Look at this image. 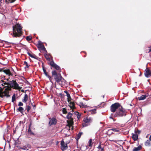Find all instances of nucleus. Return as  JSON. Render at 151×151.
I'll return each instance as SVG.
<instances>
[{
  "mask_svg": "<svg viewBox=\"0 0 151 151\" xmlns=\"http://www.w3.org/2000/svg\"><path fill=\"white\" fill-rule=\"evenodd\" d=\"M24 65H26V66L24 67L25 69H26V68H28L30 66V65H28L27 62L26 61L24 62Z\"/></svg>",
  "mask_w": 151,
  "mask_h": 151,
  "instance_id": "cd10ccee",
  "label": "nucleus"
},
{
  "mask_svg": "<svg viewBox=\"0 0 151 151\" xmlns=\"http://www.w3.org/2000/svg\"><path fill=\"white\" fill-rule=\"evenodd\" d=\"M66 96L68 97V102H69L71 99L70 94L68 92H67Z\"/></svg>",
  "mask_w": 151,
  "mask_h": 151,
  "instance_id": "412c9836",
  "label": "nucleus"
},
{
  "mask_svg": "<svg viewBox=\"0 0 151 151\" xmlns=\"http://www.w3.org/2000/svg\"><path fill=\"white\" fill-rule=\"evenodd\" d=\"M75 114L77 116V118L79 119L81 117V114L78 112H76L75 113Z\"/></svg>",
  "mask_w": 151,
  "mask_h": 151,
  "instance_id": "a878e982",
  "label": "nucleus"
},
{
  "mask_svg": "<svg viewBox=\"0 0 151 151\" xmlns=\"http://www.w3.org/2000/svg\"><path fill=\"white\" fill-rule=\"evenodd\" d=\"M79 105L82 108H83V107H85L86 106L84 104H83V102H81L80 103V104H79Z\"/></svg>",
  "mask_w": 151,
  "mask_h": 151,
  "instance_id": "bb28decb",
  "label": "nucleus"
},
{
  "mask_svg": "<svg viewBox=\"0 0 151 151\" xmlns=\"http://www.w3.org/2000/svg\"><path fill=\"white\" fill-rule=\"evenodd\" d=\"M3 84L7 85V86H5V87H7V88L9 90H11L12 88L16 89H20L19 84L15 81L13 80L12 81H8L7 82H5L4 81Z\"/></svg>",
  "mask_w": 151,
  "mask_h": 151,
  "instance_id": "f257e3e1",
  "label": "nucleus"
},
{
  "mask_svg": "<svg viewBox=\"0 0 151 151\" xmlns=\"http://www.w3.org/2000/svg\"><path fill=\"white\" fill-rule=\"evenodd\" d=\"M2 0H0V2Z\"/></svg>",
  "mask_w": 151,
  "mask_h": 151,
  "instance_id": "13d9d810",
  "label": "nucleus"
},
{
  "mask_svg": "<svg viewBox=\"0 0 151 151\" xmlns=\"http://www.w3.org/2000/svg\"><path fill=\"white\" fill-rule=\"evenodd\" d=\"M6 80H7V81H9V79H7Z\"/></svg>",
  "mask_w": 151,
  "mask_h": 151,
  "instance_id": "4d7b16f0",
  "label": "nucleus"
},
{
  "mask_svg": "<svg viewBox=\"0 0 151 151\" xmlns=\"http://www.w3.org/2000/svg\"><path fill=\"white\" fill-rule=\"evenodd\" d=\"M4 82V81L3 80H1L0 81V89H2L3 88H4V85H3V82Z\"/></svg>",
  "mask_w": 151,
  "mask_h": 151,
  "instance_id": "6ab92c4d",
  "label": "nucleus"
},
{
  "mask_svg": "<svg viewBox=\"0 0 151 151\" xmlns=\"http://www.w3.org/2000/svg\"><path fill=\"white\" fill-rule=\"evenodd\" d=\"M47 77H48L49 78V79L50 80V82L52 83H53V82H52V81H51V76L48 75L47 76Z\"/></svg>",
  "mask_w": 151,
  "mask_h": 151,
  "instance_id": "a18cd8bd",
  "label": "nucleus"
},
{
  "mask_svg": "<svg viewBox=\"0 0 151 151\" xmlns=\"http://www.w3.org/2000/svg\"><path fill=\"white\" fill-rule=\"evenodd\" d=\"M104 151V149L103 148H101V151Z\"/></svg>",
  "mask_w": 151,
  "mask_h": 151,
  "instance_id": "5fc2aeb1",
  "label": "nucleus"
},
{
  "mask_svg": "<svg viewBox=\"0 0 151 151\" xmlns=\"http://www.w3.org/2000/svg\"><path fill=\"white\" fill-rule=\"evenodd\" d=\"M62 111L63 114H66L67 113L66 109L64 108L63 109Z\"/></svg>",
  "mask_w": 151,
  "mask_h": 151,
  "instance_id": "e433bc0d",
  "label": "nucleus"
},
{
  "mask_svg": "<svg viewBox=\"0 0 151 151\" xmlns=\"http://www.w3.org/2000/svg\"><path fill=\"white\" fill-rule=\"evenodd\" d=\"M146 96H147L145 95H143L140 97H139L138 99L139 100H143L146 98Z\"/></svg>",
  "mask_w": 151,
  "mask_h": 151,
  "instance_id": "aec40b11",
  "label": "nucleus"
},
{
  "mask_svg": "<svg viewBox=\"0 0 151 151\" xmlns=\"http://www.w3.org/2000/svg\"><path fill=\"white\" fill-rule=\"evenodd\" d=\"M26 146L27 148L28 147V149L30 148L31 147V146L29 144H27Z\"/></svg>",
  "mask_w": 151,
  "mask_h": 151,
  "instance_id": "49530a36",
  "label": "nucleus"
},
{
  "mask_svg": "<svg viewBox=\"0 0 151 151\" xmlns=\"http://www.w3.org/2000/svg\"><path fill=\"white\" fill-rule=\"evenodd\" d=\"M88 142H89V146H91L92 145V140L91 139H89Z\"/></svg>",
  "mask_w": 151,
  "mask_h": 151,
  "instance_id": "f704fd0d",
  "label": "nucleus"
},
{
  "mask_svg": "<svg viewBox=\"0 0 151 151\" xmlns=\"http://www.w3.org/2000/svg\"><path fill=\"white\" fill-rule=\"evenodd\" d=\"M62 77L61 76V75L60 74L58 76H57L56 77H54V78L55 80L56 81V82L58 83L59 84H60L61 79V78H62Z\"/></svg>",
  "mask_w": 151,
  "mask_h": 151,
  "instance_id": "1a4fd4ad",
  "label": "nucleus"
},
{
  "mask_svg": "<svg viewBox=\"0 0 151 151\" xmlns=\"http://www.w3.org/2000/svg\"><path fill=\"white\" fill-rule=\"evenodd\" d=\"M57 122V120L55 118L52 117L50 119L49 122V125L50 126H51L52 125H55Z\"/></svg>",
  "mask_w": 151,
  "mask_h": 151,
  "instance_id": "0eeeda50",
  "label": "nucleus"
},
{
  "mask_svg": "<svg viewBox=\"0 0 151 151\" xmlns=\"http://www.w3.org/2000/svg\"><path fill=\"white\" fill-rule=\"evenodd\" d=\"M23 105V104L21 102H19V103L18 106H22Z\"/></svg>",
  "mask_w": 151,
  "mask_h": 151,
  "instance_id": "37998d69",
  "label": "nucleus"
},
{
  "mask_svg": "<svg viewBox=\"0 0 151 151\" xmlns=\"http://www.w3.org/2000/svg\"><path fill=\"white\" fill-rule=\"evenodd\" d=\"M16 96L15 94H14L12 97V102H14L15 100Z\"/></svg>",
  "mask_w": 151,
  "mask_h": 151,
  "instance_id": "7c9ffc66",
  "label": "nucleus"
},
{
  "mask_svg": "<svg viewBox=\"0 0 151 151\" xmlns=\"http://www.w3.org/2000/svg\"><path fill=\"white\" fill-rule=\"evenodd\" d=\"M149 139L151 141V135H150V137Z\"/></svg>",
  "mask_w": 151,
  "mask_h": 151,
  "instance_id": "864d4df0",
  "label": "nucleus"
},
{
  "mask_svg": "<svg viewBox=\"0 0 151 151\" xmlns=\"http://www.w3.org/2000/svg\"><path fill=\"white\" fill-rule=\"evenodd\" d=\"M22 28L20 24H17L14 27H13V36L15 37H19L22 34Z\"/></svg>",
  "mask_w": 151,
  "mask_h": 151,
  "instance_id": "f03ea898",
  "label": "nucleus"
},
{
  "mask_svg": "<svg viewBox=\"0 0 151 151\" xmlns=\"http://www.w3.org/2000/svg\"><path fill=\"white\" fill-rule=\"evenodd\" d=\"M28 132L31 135H34V134L31 131V130L29 129L28 130Z\"/></svg>",
  "mask_w": 151,
  "mask_h": 151,
  "instance_id": "c9c22d12",
  "label": "nucleus"
},
{
  "mask_svg": "<svg viewBox=\"0 0 151 151\" xmlns=\"http://www.w3.org/2000/svg\"><path fill=\"white\" fill-rule=\"evenodd\" d=\"M19 148L22 150H29L28 148H27V147L26 146H24L22 147H20Z\"/></svg>",
  "mask_w": 151,
  "mask_h": 151,
  "instance_id": "c756f323",
  "label": "nucleus"
},
{
  "mask_svg": "<svg viewBox=\"0 0 151 151\" xmlns=\"http://www.w3.org/2000/svg\"><path fill=\"white\" fill-rule=\"evenodd\" d=\"M84 123L83 124V127H87L89 125L91 121V118H86L83 119Z\"/></svg>",
  "mask_w": 151,
  "mask_h": 151,
  "instance_id": "39448f33",
  "label": "nucleus"
},
{
  "mask_svg": "<svg viewBox=\"0 0 151 151\" xmlns=\"http://www.w3.org/2000/svg\"><path fill=\"white\" fill-rule=\"evenodd\" d=\"M43 70L44 73H45V75L47 76L48 75L47 74V73L46 72V70L43 68Z\"/></svg>",
  "mask_w": 151,
  "mask_h": 151,
  "instance_id": "ea45409f",
  "label": "nucleus"
},
{
  "mask_svg": "<svg viewBox=\"0 0 151 151\" xmlns=\"http://www.w3.org/2000/svg\"><path fill=\"white\" fill-rule=\"evenodd\" d=\"M73 115V114L70 112H69L68 113L66 116V118L68 119H71L73 120V119L71 118V117Z\"/></svg>",
  "mask_w": 151,
  "mask_h": 151,
  "instance_id": "2eb2a0df",
  "label": "nucleus"
},
{
  "mask_svg": "<svg viewBox=\"0 0 151 151\" xmlns=\"http://www.w3.org/2000/svg\"><path fill=\"white\" fill-rule=\"evenodd\" d=\"M66 82V81L63 78H61L60 81V84H59L62 87H63V86H64Z\"/></svg>",
  "mask_w": 151,
  "mask_h": 151,
  "instance_id": "9d476101",
  "label": "nucleus"
},
{
  "mask_svg": "<svg viewBox=\"0 0 151 151\" xmlns=\"http://www.w3.org/2000/svg\"><path fill=\"white\" fill-rule=\"evenodd\" d=\"M32 39V37L30 36H27L26 37V40L27 41H29L31 40Z\"/></svg>",
  "mask_w": 151,
  "mask_h": 151,
  "instance_id": "4c0bfd02",
  "label": "nucleus"
},
{
  "mask_svg": "<svg viewBox=\"0 0 151 151\" xmlns=\"http://www.w3.org/2000/svg\"><path fill=\"white\" fill-rule=\"evenodd\" d=\"M83 134L82 132H80L78 133L77 136V137L76 138V139L77 140H78L81 137V135Z\"/></svg>",
  "mask_w": 151,
  "mask_h": 151,
  "instance_id": "5701e85b",
  "label": "nucleus"
},
{
  "mask_svg": "<svg viewBox=\"0 0 151 151\" xmlns=\"http://www.w3.org/2000/svg\"><path fill=\"white\" fill-rule=\"evenodd\" d=\"M37 45V47L38 48H40L42 47H41V46L42 45Z\"/></svg>",
  "mask_w": 151,
  "mask_h": 151,
  "instance_id": "de8ad7c7",
  "label": "nucleus"
},
{
  "mask_svg": "<svg viewBox=\"0 0 151 151\" xmlns=\"http://www.w3.org/2000/svg\"><path fill=\"white\" fill-rule=\"evenodd\" d=\"M17 110L20 113H22L23 112L24 108L22 107H19Z\"/></svg>",
  "mask_w": 151,
  "mask_h": 151,
  "instance_id": "393cba45",
  "label": "nucleus"
},
{
  "mask_svg": "<svg viewBox=\"0 0 151 151\" xmlns=\"http://www.w3.org/2000/svg\"><path fill=\"white\" fill-rule=\"evenodd\" d=\"M43 45L42 44L41 42L40 41H38L37 43V45Z\"/></svg>",
  "mask_w": 151,
  "mask_h": 151,
  "instance_id": "c03bdc74",
  "label": "nucleus"
},
{
  "mask_svg": "<svg viewBox=\"0 0 151 151\" xmlns=\"http://www.w3.org/2000/svg\"><path fill=\"white\" fill-rule=\"evenodd\" d=\"M53 67L58 70H60V67L56 64H55V65Z\"/></svg>",
  "mask_w": 151,
  "mask_h": 151,
  "instance_id": "c85d7f7f",
  "label": "nucleus"
},
{
  "mask_svg": "<svg viewBox=\"0 0 151 151\" xmlns=\"http://www.w3.org/2000/svg\"><path fill=\"white\" fill-rule=\"evenodd\" d=\"M96 109H94L91 110L92 113L94 114L96 113Z\"/></svg>",
  "mask_w": 151,
  "mask_h": 151,
  "instance_id": "79ce46f5",
  "label": "nucleus"
},
{
  "mask_svg": "<svg viewBox=\"0 0 151 151\" xmlns=\"http://www.w3.org/2000/svg\"><path fill=\"white\" fill-rule=\"evenodd\" d=\"M12 71H14V70L12 68L10 70L9 69H6L4 70L3 71L4 73L9 76H12Z\"/></svg>",
  "mask_w": 151,
  "mask_h": 151,
  "instance_id": "423d86ee",
  "label": "nucleus"
},
{
  "mask_svg": "<svg viewBox=\"0 0 151 151\" xmlns=\"http://www.w3.org/2000/svg\"><path fill=\"white\" fill-rule=\"evenodd\" d=\"M31 104L33 107H35V105H33L32 103H31Z\"/></svg>",
  "mask_w": 151,
  "mask_h": 151,
  "instance_id": "603ef678",
  "label": "nucleus"
},
{
  "mask_svg": "<svg viewBox=\"0 0 151 151\" xmlns=\"http://www.w3.org/2000/svg\"><path fill=\"white\" fill-rule=\"evenodd\" d=\"M149 52H151V46L150 47H149Z\"/></svg>",
  "mask_w": 151,
  "mask_h": 151,
  "instance_id": "8fccbe9b",
  "label": "nucleus"
},
{
  "mask_svg": "<svg viewBox=\"0 0 151 151\" xmlns=\"http://www.w3.org/2000/svg\"><path fill=\"white\" fill-rule=\"evenodd\" d=\"M110 130H112L115 132H118L119 131V130L118 129H117L114 128H113L111 129Z\"/></svg>",
  "mask_w": 151,
  "mask_h": 151,
  "instance_id": "72a5a7b5",
  "label": "nucleus"
},
{
  "mask_svg": "<svg viewBox=\"0 0 151 151\" xmlns=\"http://www.w3.org/2000/svg\"><path fill=\"white\" fill-rule=\"evenodd\" d=\"M9 1H10V2L12 3L14 2L15 0H9Z\"/></svg>",
  "mask_w": 151,
  "mask_h": 151,
  "instance_id": "09e8293b",
  "label": "nucleus"
},
{
  "mask_svg": "<svg viewBox=\"0 0 151 151\" xmlns=\"http://www.w3.org/2000/svg\"><path fill=\"white\" fill-rule=\"evenodd\" d=\"M132 138L133 140L134 141H136L138 139V135L136 133H132Z\"/></svg>",
  "mask_w": 151,
  "mask_h": 151,
  "instance_id": "f8f14e48",
  "label": "nucleus"
},
{
  "mask_svg": "<svg viewBox=\"0 0 151 151\" xmlns=\"http://www.w3.org/2000/svg\"><path fill=\"white\" fill-rule=\"evenodd\" d=\"M65 92L66 94L67 92H68L67 91H65Z\"/></svg>",
  "mask_w": 151,
  "mask_h": 151,
  "instance_id": "6e6d98bb",
  "label": "nucleus"
},
{
  "mask_svg": "<svg viewBox=\"0 0 151 151\" xmlns=\"http://www.w3.org/2000/svg\"><path fill=\"white\" fill-rule=\"evenodd\" d=\"M52 76H54V77H57L59 75L58 74L56 71L53 70L52 71Z\"/></svg>",
  "mask_w": 151,
  "mask_h": 151,
  "instance_id": "dca6fc26",
  "label": "nucleus"
},
{
  "mask_svg": "<svg viewBox=\"0 0 151 151\" xmlns=\"http://www.w3.org/2000/svg\"><path fill=\"white\" fill-rule=\"evenodd\" d=\"M30 106H26V109L27 110V112H28L30 110Z\"/></svg>",
  "mask_w": 151,
  "mask_h": 151,
  "instance_id": "58836bf2",
  "label": "nucleus"
},
{
  "mask_svg": "<svg viewBox=\"0 0 151 151\" xmlns=\"http://www.w3.org/2000/svg\"><path fill=\"white\" fill-rule=\"evenodd\" d=\"M114 113H111V116H109V118L110 119H112L113 120V117H114Z\"/></svg>",
  "mask_w": 151,
  "mask_h": 151,
  "instance_id": "a19ab883",
  "label": "nucleus"
},
{
  "mask_svg": "<svg viewBox=\"0 0 151 151\" xmlns=\"http://www.w3.org/2000/svg\"><path fill=\"white\" fill-rule=\"evenodd\" d=\"M145 77L147 78H148L150 77V70H147L146 71L145 73Z\"/></svg>",
  "mask_w": 151,
  "mask_h": 151,
  "instance_id": "ddd939ff",
  "label": "nucleus"
},
{
  "mask_svg": "<svg viewBox=\"0 0 151 151\" xmlns=\"http://www.w3.org/2000/svg\"><path fill=\"white\" fill-rule=\"evenodd\" d=\"M126 111L122 106H121L120 108L116 111V112L114 115V117H119L125 116L126 115Z\"/></svg>",
  "mask_w": 151,
  "mask_h": 151,
  "instance_id": "7ed1b4c3",
  "label": "nucleus"
},
{
  "mask_svg": "<svg viewBox=\"0 0 151 151\" xmlns=\"http://www.w3.org/2000/svg\"><path fill=\"white\" fill-rule=\"evenodd\" d=\"M73 151H75V150H74Z\"/></svg>",
  "mask_w": 151,
  "mask_h": 151,
  "instance_id": "052dcab7",
  "label": "nucleus"
},
{
  "mask_svg": "<svg viewBox=\"0 0 151 151\" xmlns=\"http://www.w3.org/2000/svg\"><path fill=\"white\" fill-rule=\"evenodd\" d=\"M70 104V106H70V108L71 109L73 110V109H75L76 108L75 106V104L74 102H69Z\"/></svg>",
  "mask_w": 151,
  "mask_h": 151,
  "instance_id": "9b49d317",
  "label": "nucleus"
},
{
  "mask_svg": "<svg viewBox=\"0 0 151 151\" xmlns=\"http://www.w3.org/2000/svg\"><path fill=\"white\" fill-rule=\"evenodd\" d=\"M41 47H42L40 48V49H41L42 50H44V51H45V52H46V53H47V51L46 50V49H45L44 46V45H42L41 46Z\"/></svg>",
  "mask_w": 151,
  "mask_h": 151,
  "instance_id": "473e14b6",
  "label": "nucleus"
},
{
  "mask_svg": "<svg viewBox=\"0 0 151 151\" xmlns=\"http://www.w3.org/2000/svg\"><path fill=\"white\" fill-rule=\"evenodd\" d=\"M56 64L54 63L53 61H52L50 62V65L53 67Z\"/></svg>",
  "mask_w": 151,
  "mask_h": 151,
  "instance_id": "2f4dec72",
  "label": "nucleus"
},
{
  "mask_svg": "<svg viewBox=\"0 0 151 151\" xmlns=\"http://www.w3.org/2000/svg\"><path fill=\"white\" fill-rule=\"evenodd\" d=\"M114 120V121H115V120Z\"/></svg>",
  "mask_w": 151,
  "mask_h": 151,
  "instance_id": "bf43d9fd",
  "label": "nucleus"
},
{
  "mask_svg": "<svg viewBox=\"0 0 151 151\" xmlns=\"http://www.w3.org/2000/svg\"><path fill=\"white\" fill-rule=\"evenodd\" d=\"M28 99V95L27 94H25L24 96V99L22 100V101L23 102H26L27 101Z\"/></svg>",
  "mask_w": 151,
  "mask_h": 151,
  "instance_id": "4468645a",
  "label": "nucleus"
},
{
  "mask_svg": "<svg viewBox=\"0 0 151 151\" xmlns=\"http://www.w3.org/2000/svg\"><path fill=\"white\" fill-rule=\"evenodd\" d=\"M44 56L46 58V59L47 60H50V58L49 57V54H48L47 53L45 52V54Z\"/></svg>",
  "mask_w": 151,
  "mask_h": 151,
  "instance_id": "b1692460",
  "label": "nucleus"
},
{
  "mask_svg": "<svg viewBox=\"0 0 151 151\" xmlns=\"http://www.w3.org/2000/svg\"><path fill=\"white\" fill-rule=\"evenodd\" d=\"M61 145L62 147L61 149L63 151H64L66 150L68 148L67 145L65 144L64 141H62L61 142Z\"/></svg>",
  "mask_w": 151,
  "mask_h": 151,
  "instance_id": "6e6552de",
  "label": "nucleus"
},
{
  "mask_svg": "<svg viewBox=\"0 0 151 151\" xmlns=\"http://www.w3.org/2000/svg\"><path fill=\"white\" fill-rule=\"evenodd\" d=\"M141 147V146L139 145L138 147L134 148L133 150V151H138L140 150Z\"/></svg>",
  "mask_w": 151,
  "mask_h": 151,
  "instance_id": "a211bd4d",
  "label": "nucleus"
},
{
  "mask_svg": "<svg viewBox=\"0 0 151 151\" xmlns=\"http://www.w3.org/2000/svg\"><path fill=\"white\" fill-rule=\"evenodd\" d=\"M98 148L99 149L101 148V145H99L98 147Z\"/></svg>",
  "mask_w": 151,
  "mask_h": 151,
  "instance_id": "3c124183",
  "label": "nucleus"
},
{
  "mask_svg": "<svg viewBox=\"0 0 151 151\" xmlns=\"http://www.w3.org/2000/svg\"><path fill=\"white\" fill-rule=\"evenodd\" d=\"M121 106L119 103H115L113 104L110 106V110L112 112L114 113Z\"/></svg>",
  "mask_w": 151,
  "mask_h": 151,
  "instance_id": "20e7f679",
  "label": "nucleus"
},
{
  "mask_svg": "<svg viewBox=\"0 0 151 151\" xmlns=\"http://www.w3.org/2000/svg\"><path fill=\"white\" fill-rule=\"evenodd\" d=\"M150 140H147L145 143V145L146 146H150L151 145V143Z\"/></svg>",
  "mask_w": 151,
  "mask_h": 151,
  "instance_id": "f3484780",
  "label": "nucleus"
},
{
  "mask_svg": "<svg viewBox=\"0 0 151 151\" xmlns=\"http://www.w3.org/2000/svg\"><path fill=\"white\" fill-rule=\"evenodd\" d=\"M27 54L31 57L34 58L35 59H37L38 57L37 56H36L35 55H33L31 54L30 53H29V52H27Z\"/></svg>",
  "mask_w": 151,
  "mask_h": 151,
  "instance_id": "4be33fe9",
  "label": "nucleus"
}]
</instances>
